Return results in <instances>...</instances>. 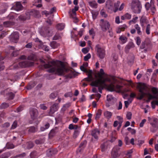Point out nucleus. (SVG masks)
<instances>
[{
	"mask_svg": "<svg viewBox=\"0 0 158 158\" xmlns=\"http://www.w3.org/2000/svg\"><path fill=\"white\" fill-rule=\"evenodd\" d=\"M113 99V97L111 95H107V100L108 102L110 101Z\"/></svg>",
	"mask_w": 158,
	"mask_h": 158,
	"instance_id": "nucleus-47",
	"label": "nucleus"
},
{
	"mask_svg": "<svg viewBox=\"0 0 158 158\" xmlns=\"http://www.w3.org/2000/svg\"><path fill=\"white\" fill-rule=\"evenodd\" d=\"M30 113L32 119L34 120L37 118L38 115V112L36 109L31 110Z\"/></svg>",
	"mask_w": 158,
	"mask_h": 158,
	"instance_id": "nucleus-13",
	"label": "nucleus"
},
{
	"mask_svg": "<svg viewBox=\"0 0 158 158\" xmlns=\"http://www.w3.org/2000/svg\"><path fill=\"white\" fill-rule=\"evenodd\" d=\"M141 5L139 0H132L131 4V8L137 6Z\"/></svg>",
	"mask_w": 158,
	"mask_h": 158,
	"instance_id": "nucleus-16",
	"label": "nucleus"
},
{
	"mask_svg": "<svg viewBox=\"0 0 158 158\" xmlns=\"http://www.w3.org/2000/svg\"><path fill=\"white\" fill-rule=\"evenodd\" d=\"M44 68L48 69V71L49 73H54L59 75H65L66 77L71 78L77 76L79 73L68 69L66 67L64 63L61 61H49L48 64L44 65Z\"/></svg>",
	"mask_w": 158,
	"mask_h": 158,
	"instance_id": "nucleus-1",
	"label": "nucleus"
},
{
	"mask_svg": "<svg viewBox=\"0 0 158 158\" xmlns=\"http://www.w3.org/2000/svg\"><path fill=\"white\" fill-rule=\"evenodd\" d=\"M3 24L4 26L6 27H8L12 25L13 23L10 21H6Z\"/></svg>",
	"mask_w": 158,
	"mask_h": 158,
	"instance_id": "nucleus-32",
	"label": "nucleus"
},
{
	"mask_svg": "<svg viewBox=\"0 0 158 158\" xmlns=\"http://www.w3.org/2000/svg\"><path fill=\"white\" fill-rule=\"evenodd\" d=\"M104 115L106 118L109 119L111 118L112 115V113L110 112L106 111L104 112Z\"/></svg>",
	"mask_w": 158,
	"mask_h": 158,
	"instance_id": "nucleus-20",
	"label": "nucleus"
},
{
	"mask_svg": "<svg viewBox=\"0 0 158 158\" xmlns=\"http://www.w3.org/2000/svg\"><path fill=\"white\" fill-rule=\"evenodd\" d=\"M134 46L133 44L132 43H129L125 47V49L126 50H128L131 48L134 47Z\"/></svg>",
	"mask_w": 158,
	"mask_h": 158,
	"instance_id": "nucleus-27",
	"label": "nucleus"
},
{
	"mask_svg": "<svg viewBox=\"0 0 158 158\" xmlns=\"http://www.w3.org/2000/svg\"><path fill=\"white\" fill-rule=\"evenodd\" d=\"M136 43L137 45H139L141 43V40L139 37H137L136 39Z\"/></svg>",
	"mask_w": 158,
	"mask_h": 158,
	"instance_id": "nucleus-43",
	"label": "nucleus"
},
{
	"mask_svg": "<svg viewBox=\"0 0 158 158\" xmlns=\"http://www.w3.org/2000/svg\"><path fill=\"white\" fill-rule=\"evenodd\" d=\"M124 6V4L123 3H122L120 5L119 8L118 7V10L121 11L123 9Z\"/></svg>",
	"mask_w": 158,
	"mask_h": 158,
	"instance_id": "nucleus-53",
	"label": "nucleus"
},
{
	"mask_svg": "<svg viewBox=\"0 0 158 158\" xmlns=\"http://www.w3.org/2000/svg\"><path fill=\"white\" fill-rule=\"evenodd\" d=\"M10 156L9 153H5L2 154L1 156V158H8Z\"/></svg>",
	"mask_w": 158,
	"mask_h": 158,
	"instance_id": "nucleus-31",
	"label": "nucleus"
},
{
	"mask_svg": "<svg viewBox=\"0 0 158 158\" xmlns=\"http://www.w3.org/2000/svg\"><path fill=\"white\" fill-rule=\"evenodd\" d=\"M32 46V44L31 43H30L26 45L25 47L27 48H31Z\"/></svg>",
	"mask_w": 158,
	"mask_h": 158,
	"instance_id": "nucleus-58",
	"label": "nucleus"
},
{
	"mask_svg": "<svg viewBox=\"0 0 158 158\" xmlns=\"http://www.w3.org/2000/svg\"><path fill=\"white\" fill-rule=\"evenodd\" d=\"M127 28V26L126 25H123L120 26L118 27L116 29V32L118 33H120L122 31H123Z\"/></svg>",
	"mask_w": 158,
	"mask_h": 158,
	"instance_id": "nucleus-17",
	"label": "nucleus"
},
{
	"mask_svg": "<svg viewBox=\"0 0 158 158\" xmlns=\"http://www.w3.org/2000/svg\"><path fill=\"white\" fill-rule=\"evenodd\" d=\"M99 25L102 31L105 32L109 29L110 27L109 22L107 20H104L103 19H101Z\"/></svg>",
	"mask_w": 158,
	"mask_h": 158,
	"instance_id": "nucleus-7",
	"label": "nucleus"
},
{
	"mask_svg": "<svg viewBox=\"0 0 158 158\" xmlns=\"http://www.w3.org/2000/svg\"><path fill=\"white\" fill-rule=\"evenodd\" d=\"M37 130V128L35 127H31L30 128L29 131L30 132H34L36 131Z\"/></svg>",
	"mask_w": 158,
	"mask_h": 158,
	"instance_id": "nucleus-38",
	"label": "nucleus"
},
{
	"mask_svg": "<svg viewBox=\"0 0 158 158\" xmlns=\"http://www.w3.org/2000/svg\"><path fill=\"white\" fill-rule=\"evenodd\" d=\"M107 88L108 89L111 91H115L118 92L125 93L129 91V90L128 89L123 88L122 86L117 85L115 86L112 83L108 85Z\"/></svg>",
	"mask_w": 158,
	"mask_h": 158,
	"instance_id": "nucleus-6",
	"label": "nucleus"
},
{
	"mask_svg": "<svg viewBox=\"0 0 158 158\" xmlns=\"http://www.w3.org/2000/svg\"><path fill=\"white\" fill-rule=\"evenodd\" d=\"M138 18V17H135V18L132 19V20H131L130 21V22L131 23H135L136 22V20H137Z\"/></svg>",
	"mask_w": 158,
	"mask_h": 158,
	"instance_id": "nucleus-59",
	"label": "nucleus"
},
{
	"mask_svg": "<svg viewBox=\"0 0 158 158\" xmlns=\"http://www.w3.org/2000/svg\"><path fill=\"white\" fill-rule=\"evenodd\" d=\"M117 119L119 120V122H123V119L122 118L119 116H117Z\"/></svg>",
	"mask_w": 158,
	"mask_h": 158,
	"instance_id": "nucleus-62",
	"label": "nucleus"
},
{
	"mask_svg": "<svg viewBox=\"0 0 158 158\" xmlns=\"http://www.w3.org/2000/svg\"><path fill=\"white\" fill-rule=\"evenodd\" d=\"M89 5L92 7L96 8L97 7L98 4L95 1L89 2Z\"/></svg>",
	"mask_w": 158,
	"mask_h": 158,
	"instance_id": "nucleus-24",
	"label": "nucleus"
},
{
	"mask_svg": "<svg viewBox=\"0 0 158 158\" xmlns=\"http://www.w3.org/2000/svg\"><path fill=\"white\" fill-rule=\"evenodd\" d=\"M80 69L81 71L87 73L88 77L85 78V79L86 81H90L94 80V78L92 76V70H89V71H88L87 70L86 68L82 65L80 67Z\"/></svg>",
	"mask_w": 158,
	"mask_h": 158,
	"instance_id": "nucleus-8",
	"label": "nucleus"
},
{
	"mask_svg": "<svg viewBox=\"0 0 158 158\" xmlns=\"http://www.w3.org/2000/svg\"><path fill=\"white\" fill-rule=\"evenodd\" d=\"M127 38L124 35H121L119 38L120 43L123 44H125L127 42Z\"/></svg>",
	"mask_w": 158,
	"mask_h": 158,
	"instance_id": "nucleus-19",
	"label": "nucleus"
},
{
	"mask_svg": "<svg viewBox=\"0 0 158 158\" xmlns=\"http://www.w3.org/2000/svg\"><path fill=\"white\" fill-rule=\"evenodd\" d=\"M139 93L138 95V99L139 100L142 99L145 95H147L149 99H158V89L153 87L152 89V91L153 94L152 95L149 93V88L145 84L139 83L137 86Z\"/></svg>",
	"mask_w": 158,
	"mask_h": 158,
	"instance_id": "nucleus-3",
	"label": "nucleus"
},
{
	"mask_svg": "<svg viewBox=\"0 0 158 158\" xmlns=\"http://www.w3.org/2000/svg\"><path fill=\"white\" fill-rule=\"evenodd\" d=\"M28 59L30 60L35 61L36 60L35 55L34 54H32L28 56Z\"/></svg>",
	"mask_w": 158,
	"mask_h": 158,
	"instance_id": "nucleus-29",
	"label": "nucleus"
},
{
	"mask_svg": "<svg viewBox=\"0 0 158 158\" xmlns=\"http://www.w3.org/2000/svg\"><path fill=\"white\" fill-rule=\"evenodd\" d=\"M150 6V4L149 2H147L145 5V7L146 9L148 10L149 9Z\"/></svg>",
	"mask_w": 158,
	"mask_h": 158,
	"instance_id": "nucleus-56",
	"label": "nucleus"
},
{
	"mask_svg": "<svg viewBox=\"0 0 158 158\" xmlns=\"http://www.w3.org/2000/svg\"><path fill=\"white\" fill-rule=\"evenodd\" d=\"M95 77L97 80L94 81V79L91 81V85L92 86L98 87V89L99 92L102 93V89L105 87H108V85L105 83L106 81L111 82L110 79L107 77V75L104 72L103 69H101L99 71L94 74Z\"/></svg>",
	"mask_w": 158,
	"mask_h": 158,
	"instance_id": "nucleus-2",
	"label": "nucleus"
},
{
	"mask_svg": "<svg viewBox=\"0 0 158 158\" xmlns=\"http://www.w3.org/2000/svg\"><path fill=\"white\" fill-rule=\"evenodd\" d=\"M89 48H85L82 49V52L84 54L87 53L89 51Z\"/></svg>",
	"mask_w": 158,
	"mask_h": 158,
	"instance_id": "nucleus-40",
	"label": "nucleus"
},
{
	"mask_svg": "<svg viewBox=\"0 0 158 158\" xmlns=\"http://www.w3.org/2000/svg\"><path fill=\"white\" fill-rule=\"evenodd\" d=\"M132 114L131 112H128L127 114V117L128 119H130L131 118Z\"/></svg>",
	"mask_w": 158,
	"mask_h": 158,
	"instance_id": "nucleus-48",
	"label": "nucleus"
},
{
	"mask_svg": "<svg viewBox=\"0 0 158 158\" xmlns=\"http://www.w3.org/2000/svg\"><path fill=\"white\" fill-rule=\"evenodd\" d=\"M158 73V69H156L154 71L152 74L153 77H155L156 76L157 74Z\"/></svg>",
	"mask_w": 158,
	"mask_h": 158,
	"instance_id": "nucleus-57",
	"label": "nucleus"
},
{
	"mask_svg": "<svg viewBox=\"0 0 158 158\" xmlns=\"http://www.w3.org/2000/svg\"><path fill=\"white\" fill-rule=\"evenodd\" d=\"M100 131L98 129H95L93 130L91 132V135L95 139H97L99 135Z\"/></svg>",
	"mask_w": 158,
	"mask_h": 158,
	"instance_id": "nucleus-12",
	"label": "nucleus"
},
{
	"mask_svg": "<svg viewBox=\"0 0 158 158\" xmlns=\"http://www.w3.org/2000/svg\"><path fill=\"white\" fill-rule=\"evenodd\" d=\"M152 106L153 109L155 108V105H158V100H155L151 102Z\"/></svg>",
	"mask_w": 158,
	"mask_h": 158,
	"instance_id": "nucleus-30",
	"label": "nucleus"
},
{
	"mask_svg": "<svg viewBox=\"0 0 158 158\" xmlns=\"http://www.w3.org/2000/svg\"><path fill=\"white\" fill-rule=\"evenodd\" d=\"M131 17V15L127 13L121 17V19L123 20L125 19H130Z\"/></svg>",
	"mask_w": 158,
	"mask_h": 158,
	"instance_id": "nucleus-21",
	"label": "nucleus"
},
{
	"mask_svg": "<svg viewBox=\"0 0 158 158\" xmlns=\"http://www.w3.org/2000/svg\"><path fill=\"white\" fill-rule=\"evenodd\" d=\"M146 122V119H143L140 123L139 124V126L141 127H142L143 126L144 124Z\"/></svg>",
	"mask_w": 158,
	"mask_h": 158,
	"instance_id": "nucleus-45",
	"label": "nucleus"
},
{
	"mask_svg": "<svg viewBox=\"0 0 158 158\" xmlns=\"http://www.w3.org/2000/svg\"><path fill=\"white\" fill-rule=\"evenodd\" d=\"M17 126V122L16 121H15L12 125L11 128L12 129H14Z\"/></svg>",
	"mask_w": 158,
	"mask_h": 158,
	"instance_id": "nucleus-52",
	"label": "nucleus"
},
{
	"mask_svg": "<svg viewBox=\"0 0 158 158\" xmlns=\"http://www.w3.org/2000/svg\"><path fill=\"white\" fill-rule=\"evenodd\" d=\"M148 118L151 125L150 131L152 133L155 132L158 129V119L153 117H148Z\"/></svg>",
	"mask_w": 158,
	"mask_h": 158,
	"instance_id": "nucleus-4",
	"label": "nucleus"
},
{
	"mask_svg": "<svg viewBox=\"0 0 158 158\" xmlns=\"http://www.w3.org/2000/svg\"><path fill=\"white\" fill-rule=\"evenodd\" d=\"M56 11V8L55 7H53L52 8L50 11V14H51L53 13V12H55Z\"/></svg>",
	"mask_w": 158,
	"mask_h": 158,
	"instance_id": "nucleus-61",
	"label": "nucleus"
},
{
	"mask_svg": "<svg viewBox=\"0 0 158 158\" xmlns=\"http://www.w3.org/2000/svg\"><path fill=\"white\" fill-rule=\"evenodd\" d=\"M56 94L54 93H52L50 95V98H54L56 97Z\"/></svg>",
	"mask_w": 158,
	"mask_h": 158,
	"instance_id": "nucleus-55",
	"label": "nucleus"
},
{
	"mask_svg": "<svg viewBox=\"0 0 158 158\" xmlns=\"http://www.w3.org/2000/svg\"><path fill=\"white\" fill-rule=\"evenodd\" d=\"M10 40L15 43H16L19 39V34L17 32H15L12 34L10 36Z\"/></svg>",
	"mask_w": 158,
	"mask_h": 158,
	"instance_id": "nucleus-11",
	"label": "nucleus"
},
{
	"mask_svg": "<svg viewBox=\"0 0 158 158\" xmlns=\"http://www.w3.org/2000/svg\"><path fill=\"white\" fill-rule=\"evenodd\" d=\"M22 6L20 2H17L15 5V9L17 11L21 10L22 8Z\"/></svg>",
	"mask_w": 158,
	"mask_h": 158,
	"instance_id": "nucleus-23",
	"label": "nucleus"
},
{
	"mask_svg": "<svg viewBox=\"0 0 158 158\" xmlns=\"http://www.w3.org/2000/svg\"><path fill=\"white\" fill-rule=\"evenodd\" d=\"M65 25L63 23L58 24L56 26L57 29L58 30H62L64 29Z\"/></svg>",
	"mask_w": 158,
	"mask_h": 158,
	"instance_id": "nucleus-28",
	"label": "nucleus"
},
{
	"mask_svg": "<svg viewBox=\"0 0 158 158\" xmlns=\"http://www.w3.org/2000/svg\"><path fill=\"white\" fill-rule=\"evenodd\" d=\"M115 22L117 24H119L120 23L119 17L118 16L115 18Z\"/></svg>",
	"mask_w": 158,
	"mask_h": 158,
	"instance_id": "nucleus-51",
	"label": "nucleus"
},
{
	"mask_svg": "<svg viewBox=\"0 0 158 158\" xmlns=\"http://www.w3.org/2000/svg\"><path fill=\"white\" fill-rule=\"evenodd\" d=\"M40 108L44 110H45L47 109V107L44 104H41L40 105Z\"/></svg>",
	"mask_w": 158,
	"mask_h": 158,
	"instance_id": "nucleus-60",
	"label": "nucleus"
},
{
	"mask_svg": "<svg viewBox=\"0 0 158 158\" xmlns=\"http://www.w3.org/2000/svg\"><path fill=\"white\" fill-rule=\"evenodd\" d=\"M91 57V55L90 53H88L84 57V60L85 61H87Z\"/></svg>",
	"mask_w": 158,
	"mask_h": 158,
	"instance_id": "nucleus-44",
	"label": "nucleus"
},
{
	"mask_svg": "<svg viewBox=\"0 0 158 158\" xmlns=\"http://www.w3.org/2000/svg\"><path fill=\"white\" fill-rule=\"evenodd\" d=\"M127 130L130 131L132 135L135 134L136 132L135 130L132 129L131 127H128L127 128Z\"/></svg>",
	"mask_w": 158,
	"mask_h": 158,
	"instance_id": "nucleus-33",
	"label": "nucleus"
},
{
	"mask_svg": "<svg viewBox=\"0 0 158 158\" xmlns=\"http://www.w3.org/2000/svg\"><path fill=\"white\" fill-rule=\"evenodd\" d=\"M146 42H143L141 46H140V48L141 49H143L146 46Z\"/></svg>",
	"mask_w": 158,
	"mask_h": 158,
	"instance_id": "nucleus-54",
	"label": "nucleus"
},
{
	"mask_svg": "<svg viewBox=\"0 0 158 158\" xmlns=\"http://www.w3.org/2000/svg\"><path fill=\"white\" fill-rule=\"evenodd\" d=\"M79 9V7L78 6H75L74 9H73L72 10V12L74 14V15L76 14V11H77Z\"/></svg>",
	"mask_w": 158,
	"mask_h": 158,
	"instance_id": "nucleus-41",
	"label": "nucleus"
},
{
	"mask_svg": "<svg viewBox=\"0 0 158 158\" xmlns=\"http://www.w3.org/2000/svg\"><path fill=\"white\" fill-rule=\"evenodd\" d=\"M95 97L97 98L96 99L98 101L99 100V99L101 97V95L100 94H96L95 95Z\"/></svg>",
	"mask_w": 158,
	"mask_h": 158,
	"instance_id": "nucleus-63",
	"label": "nucleus"
},
{
	"mask_svg": "<svg viewBox=\"0 0 158 158\" xmlns=\"http://www.w3.org/2000/svg\"><path fill=\"white\" fill-rule=\"evenodd\" d=\"M40 47H39V48H41L43 50L45 51H48L49 50V47L46 45H43L40 42Z\"/></svg>",
	"mask_w": 158,
	"mask_h": 158,
	"instance_id": "nucleus-22",
	"label": "nucleus"
},
{
	"mask_svg": "<svg viewBox=\"0 0 158 158\" xmlns=\"http://www.w3.org/2000/svg\"><path fill=\"white\" fill-rule=\"evenodd\" d=\"M135 27L137 31L138 34L139 35H142V32L140 30V27L138 24L135 25Z\"/></svg>",
	"mask_w": 158,
	"mask_h": 158,
	"instance_id": "nucleus-25",
	"label": "nucleus"
},
{
	"mask_svg": "<svg viewBox=\"0 0 158 158\" xmlns=\"http://www.w3.org/2000/svg\"><path fill=\"white\" fill-rule=\"evenodd\" d=\"M132 152V150H129L127 152V153L126 154V155L128 157H130L131 156V154Z\"/></svg>",
	"mask_w": 158,
	"mask_h": 158,
	"instance_id": "nucleus-49",
	"label": "nucleus"
},
{
	"mask_svg": "<svg viewBox=\"0 0 158 158\" xmlns=\"http://www.w3.org/2000/svg\"><path fill=\"white\" fill-rule=\"evenodd\" d=\"M150 25L148 24L147 25L146 28V33L148 35L150 34Z\"/></svg>",
	"mask_w": 158,
	"mask_h": 158,
	"instance_id": "nucleus-35",
	"label": "nucleus"
},
{
	"mask_svg": "<svg viewBox=\"0 0 158 158\" xmlns=\"http://www.w3.org/2000/svg\"><path fill=\"white\" fill-rule=\"evenodd\" d=\"M61 35L59 34H56L53 37L54 40H57L61 38Z\"/></svg>",
	"mask_w": 158,
	"mask_h": 158,
	"instance_id": "nucleus-42",
	"label": "nucleus"
},
{
	"mask_svg": "<svg viewBox=\"0 0 158 158\" xmlns=\"http://www.w3.org/2000/svg\"><path fill=\"white\" fill-rule=\"evenodd\" d=\"M59 108L58 105L57 104H54L51 107L50 111L53 113L57 110Z\"/></svg>",
	"mask_w": 158,
	"mask_h": 158,
	"instance_id": "nucleus-18",
	"label": "nucleus"
},
{
	"mask_svg": "<svg viewBox=\"0 0 158 158\" xmlns=\"http://www.w3.org/2000/svg\"><path fill=\"white\" fill-rule=\"evenodd\" d=\"M9 106L8 104L4 103H3L1 105V108H5Z\"/></svg>",
	"mask_w": 158,
	"mask_h": 158,
	"instance_id": "nucleus-46",
	"label": "nucleus"
},
{
	"mask_svg": "<svg viewBox=\"0 0 158 158\" xmlns=\"http://www.w3.org/2000/svg\"><path fill=\"white\" fill-rule=\"evenodd\" d=\"M29 146H28L27 148H31L33 146V144L31 142L29 143Z\"/></svg>",
	"mask_w": 158,
	"mask_h": 158,
	"instance_id": "nucleus-64",
	"label": "nucleus"
},
{
	"mask_svg": "<svg viewBox=\"0 0 158 158\" xmlns=\"http://www.w3.org/2000/svg\"><path fill=\"white\" fill-rule=\"evenodd\" d=\"M132 11L135 13L139 14L140 13L142 9V5L131 8Z\"/></svg>",
	"mask_w": 158,
	"mask_h": 158,
	"instance_id": "nucleus-15",
	"label": "nucleus"
},
{
	"mask_svg": "<svg viewBox=\"0 0 158 158\" xmlns=\"http://www.w3.org/2000/svg\"><path fill=\"white\" fill-rule=\"evenodd\" d=\"M92 13L93 19H95L98 15V13L97 12L92 11Z\"/></svg>",
	"mask_w": 158,
	"mask_h": 158,
	"instance_id": "nucleus-37",
	"label": "nucleus"
},
{
	"mask_svg": "<svg viewBox=\"0 0 158 158\" xmlns=\"http://www.w3.org/2000/svg\"><path fill=\"white\" fill-rule=\"evenodd\" d=\"M6 148L8 149H12L14 148V146L12 143H8L6 144Z\"/></svg>",
	"mask_w": 158,
	"mask_h": 158,
	"instance_id": "nucleus-34",
	"label": "nucleus"
},
{
	"mask_svg": "<svg viewBox=\"0 0 158 158\" xmlns=\"http://www.w3.org/2000/svg\"><path fill=\"white\" fill-rule=\"evenodd\" d=\"M95 50H97L98 55L101 59H103L105 55V51L103 49L101 48L100 45L97 44L96 46Z\"/></svg>",
	"mask_w": 158,
	"mask_h": 158,
	"instance_id": "nucleus-9",
	"label": "nucleus"
},
{
	"mask_svg": "<svg viewBox=\"0 0 158 158\" xmlns=\"http://www.w3.org/2000/svg\"><path fill=\"white\" fill-rule=\"evenodd\" d=\"M148 23V21L146 18L142 16L140 20V23L143 28L145 25L147 24Z\"/></svg>",
	"mask_w": 158,
	"mask_h": 158,
	"instance_id": "nucleus-14",
	"label": "nucleus"
},
{
	"mask_svg": "<svg viewBox=\"0 0 158 158\" xmlns=\"http://www.w3.org/2000/svg\"><path fill=\"white\" fill-rule=\"evenodd\" d=\"M101 15L103 17L106 18L107 16V15L106 13L104 10H102L100 11Z\"/></svg>",
	"mask_w": 158,
	"mask_h": 158,
	"instance_id": "nucleus-39",
	"label": "nucleus"
},
{
	"mask_svg": "<svg viewBox=\"0 0 158 158\" xmlns=\"http://www.w3.org/2000/svg\"><path fill=\"white\" fill-rule=\"evenodd\" d=\"M59 44L55 41H53L50 44V46L53 48H56L59 46Z\"/></svg>",
	"mask_w": 158,
	"mask_h": 158,
	"instance_id": "nucleus-26",
	"label": "nucleus"
},
{
	"mask_svg": "<svg viewBox=\"0 0 158 158\" xmlns=\"http://www.w3.org/2000/svg\"><path fill=\"white\" fill-rule=\"evenodd\" d=\"M8 96H9L10 99H12L13 98L14 95L12 93H10L8 94Z\"/></svg>",
	"mask_w": 158,
	"mask_h": 158,
	"instance_id": "nucleus-50",
	"label": "nucleus"
},
{
	"mask_svg": "<svg viewBox=\"0 0 158 158\" xmlns=\"http://www.w3.org/2000/svg\"><path fill=\"white\" fill-rule=\"evenodd\" d=\"M119 149L120 148L118 146H116L113 148L111 152V156L113 158H116L119 156L118 152Z\"/></svg>",
	"mask_w": 158,
	"mask_h": 158,
	"instance_id": "nucleus-10",
	"label": "nucleus"
},
{
	"mask_svg": "<svg viewBox=\"0 0 158 158\" xmlns=\"http://www.w3.org/2000/svg\"><path fill=\"white\" fill-rule=\"evenodd\" d=\"M102 114V111L101 110H99L97 111L96 114V115L95 117L96 119L99 118L101 116Z\"/></svg>",
	"mask_w": 158,
	"mask_h": 158,
	"instance_id": "nucleus-36",
	"label": "nucleus"
},
{
	"mask_svg": "<svg viewBox=\"0 0 158 158\" xmlns=\"http://www.w3.org/2000/svg\"><path fill=\"white\" fill-rule=\"evenodd\" d=\"M120 4V2L118 1L114 4V6H113L110 1H107L106 3V8L109 13H110L113 12L115 13L118 10V7Z\"/></svg>",
	"mask_w": 158,
	"mask_h": 158,
	"instance_id": "nucleus-5",
	"label": "nucleus"
}]
</instances>
